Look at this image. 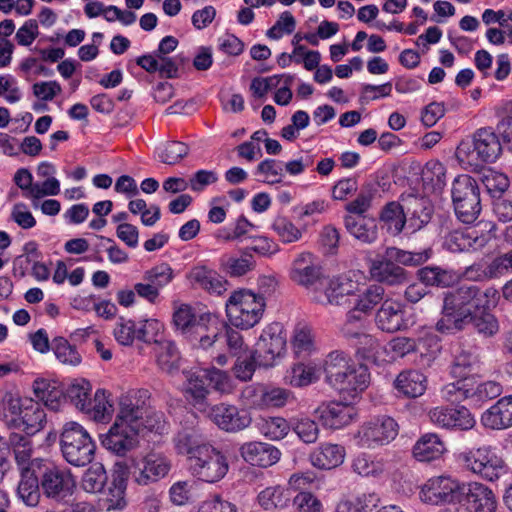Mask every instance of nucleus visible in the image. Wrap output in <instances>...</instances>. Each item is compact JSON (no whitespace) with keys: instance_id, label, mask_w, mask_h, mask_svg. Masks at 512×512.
<instances>
[{"instance_id":"35","label":"nucleus","mask_w":512,"mask_h":512,"mask_svg":"<svg viewBox=\"0 0 512 512\" xmlns=\"http://www.w3.org/2000/svg\"><path fill=\"white\" fill-rule=\"evenodd\" d=\"M344 457L345 449L343 446L323 443L313 450L309 459L314 467L328 470L341 465L344 461Z\"/></svg>"},{"instance_id":"3","label":"nucleus","mask_w":512,"mask_h":512,"mask_svg":"<svg viewBox=\"0 0 512 512\" xmlns=\"http://www.w3.org/2000/svg\"><path fill=\"white\" fill-rule=\"evenodd\" d=\"M232 326L247 330L259 323L266 307L265 297L248 289L231 293L225 304Z\"/></svg>"},{"instance_id":"4","label":"nucleus","mask_w":512,"mask_h":512,"mask_svg":"<svg viewBox=\"0 0 512 512\" xmlns=\"http://www.w3.org/2000/svg\"><path fill=\"white\" fill-rule=\"evenodd\" d=\"M148 398L149 393L145 389L132 390L122 395L115 420L139 429L146 427L150 431L161 430L164 426L163 414L153 412L152 415H148L146 408V399Z\"/></svg>"},{"instance_id":"8","label":"nucleus","mask_w":512,"mask_h":512,"mask_svg":"<svg viewBox=\"0 0 512 512\" xmlns=\"http://www.w3.org/2000/svg\"><path fill=\"white\" fill-rule=\"evenodd\" d=\"M32 470L40 478L41 490L47 498L61 502L72 495L75 481L69 471L48 459L36 462Z\"/></svg>"},{"instance_id":"43","label":"nucleus","mask_w":512,"mask_h":512,"mask_svg":"<svg viewBox=\"0 0 512 512\" xmlns=\"http://www.w3.org/2000/svg\"><path fill=\"white\" fill-rule=\"evenodd\" d=\"M385 288L382 285L373 283L360 290L354 308L357 312L370 314L378 305L386 300Z\"/></svg>"},{"instance_id":"7","label":"nucleus","mask_w":512,"mask_h":512,"mask_svg":"<svg viewBox=\"0 0 512 512\" xmlns=\"http://www.w3.org/2000/svg\"><path fill=\"white\" fill-rule=\"evenodd\" d=\"M464 467L480 478L494 482L508 472V466L491 446L468 449L459 454Z\"/></svg>"},{"instance_id":"14","label":"nucleus","mask_w":512,"mask_h":512,"mask_svg":"<svg viewBox=\"0 0 512 512\" xmlns=\"http://www.w3.org/2000/svg\"><path fill=\"white\" fill-rule=\"evenodd\" d=\"M171 463L163 454L151 452L133 462L130 474L133 480L146 486L168 475Z\"/></svg>"},{"instance_id":"16","label":"nucleus","mask_w":512,"mask_h":512,"mask_svg":"<svg viewBox=\"0 0 512 512\" xmlns=\"http://www.w3.org/2000/svg\"><path fill=\"white\" fill-rule=\"evenodd\" d=\"M459 506L465 512H496L498 500L494 491L480 482H469L462 487Z\"/></svg>"},{"instance_id":"27","label":"nucleus","mask_w":512,"mask_h":512,"mask_svg":"<svg viewBox=\"0 0 512 512\" xmlns=\"http://www.w3.org/2000/svg\"><path fill=\"white\" fill-rule=\"evenodd\" d=\"M489 236L479 235L476 229L470 228L464 231L455 230L450 232L444 241L445 247L453 252L476 251L487 245Z\"/></svg>"},{"instance_id":"9","label":"nucleus","mask_w":512,"mask_h":512,"mask_svg":"<svg viewBox=\"0 0 512 512\" xmlns=\"http://www.w3.org/2000/svg\"><path fill=\"white\" fill-rule=\"evenodd\" d=\"M451 194L457 218L465 224L473 223L481 211L480 192L476 180L469 175L456 177Z\"/></svg>"},{"instance_id":"50","label":"nucleus","mask_w":512,"mask_h":512,"mask_svg":"<svg viewBox=\"0 0 512 512\" xmlns=\"http://www.w3.org/2000/svg\"><path fill=\"white\" fill-rule=\"evenodd\" d=\"M180 353L176 345L170 341L161 342L157 353V364L168 374H174L180 369Z\"/></svg>"},{"instance_id":"23","label":"nucleus","mask_w":512,"mask_h":512,"mask_svg":"<svg viewBox=\"0 0 512 512\" xmlns=\"http://www.w3.org/2000/svg\"><path fill=\"white\" fill-rule=\"evenodd\" d=\"M239 453L246 463L261 468L276 464L281 457V452L277 447L261 441H250L242 444Z\"/></svg>"},{"instance_id":"25","label":"nucleus","mask_w":512,"mask_h":512,"mask_svg":"<svg viewBox=\"0 0 512 512\" xmlns=\"http://www.w3.org/2000/svg\"><path fill=\"white\" fill-rule=\"evenodd\" d=\"M193 288L202 289L210 294L222 295L227 290L228 281L216 270L205 265H196L187 274Z\"/></svg>"},{"instance_id":"59","label":"nucleus","mask_w":512,"mask_h":512,"mask_svg":"<svg viewBox=\"0 0 512 512\" xmlns=\"http://www.w3.org/2000/svg\"><path fill=\"white\" fill-rule=\"evenodd\" d=\"M189 152L188 146L180 141L167 142L162 148L158 149V157L161 162L174 165L183 159Z\"/></svg>"},{"instance_id":"36","label":"nucleus","mask_w":512,"mask_h":512,"mask_svg":"<svg viewBox=\"0 0 512 512\" xmlns=\"http://www.w3.org/2000/svg\"><path fill=\"white\" fill-rule=\"evenodd\" d=\"M346 230L358 241L371 244L378 237L377 225L373 219L365 216L346 215L344 217Z\"/></svg>"},{"instance_id":"34","label":"nucleus","mask_w":512,"mask_h":512,"mask_svg":"<svg viewBox=\"0 0 512 512\" xmlns=\"http://www.w3.org/2000/svg\"><path fill=\"white\" fill-rule=\"evenodd\" d=\"M446 451L444 441L435 433L422 435L413 446V456L420 462H431L441 458Z\"/></svg>"},{"instance_id":"15","label":"nucleus","mask_w":512,"mask_h":512,"mask_svg":"<svg viewBox=\"0 0 512 512\" xmlns=\"http://www.w3.org/2000/svg\"><path fill=\"white\" fill-rule=\"evenodd\" d=\"M375 326L382 332L394 334L409 328L406 305L397 299L387 298L377 309Z\"/></svg>"},{"instance_id":"53","label":"nucleus","mask_w":512,"mask_h":512,"mask_svg":"<svg viewBox=\"0 0 512 512\" xmlns=\"http://www.w3.org/2000/svg\"><path fill=\"white\" fill-rule=\"evenodd\" d=\"M258 427L260 432L270 440H281L291 430V423L283 417H263Z\"/></svg>"},{"instance_id":"1","label":"nucleus","mask_w":512,"mask_h":512,"mask_svg":"<svg viewBox=\"0 0 512 512\" xmlns=\"http://www.w3.org/2000/svg\"><path fill=\"white\" fill-rule=\"evenodd\" d=\"M430 258L428 250L410 252L397 247L386 248L384 254L373 259L369 273L376 284L398 287L409 281L410 274L403 266H419Z\"/></svg>"},{"instance_id":"42","label":"nucleus","mask_w":512,"mask_h":512,"mask_svg":"<svg viewBox=\"0 0 512 512\" xmlns=\"http://www.w3.org/2000/svg\"><path fill=\"white\" fill-rule=\"evenodd\" d=\"M32 469L33 467L30 471L24 469V472L20 473V481L17 487L18 498L29 507L37 506L41 497L40 478Z\"/></svg>"},{"instance_id":"12","label":"nucleus","mask_w":512,"mask_h":512,"mask_svg":"<svg viewBox=\"0 0 512 512\" xmlns=\"http://www.w3.org/2000/svg\"><path fill=\"white\" fill-rule=\"evenodd\" d=\"M173 324L191 342H198L206 349L212 346L211 336L208 335L210 326L204 322V317L197 319L193 308L188 304H181L173 313Z\"/></svg>"},{"instance_id":"38","label":"nucleus","mask_w":512,"mask_h":512,"mask_svg":"<svg viewBox=\"0 0 512 512\" xmlns=\"http://www.w3.org/2000/svg\"><path fill=\"white\" fill-rule=\"evenodd\" d=\"M174 447L178 454L190 457L197 456V453L208 447L210 444L205 442L202 434L194 428H185L180 430L173 438Z\"/></svg>"},{"instance_id":"6","label":"nucleus","mask_w":512,"mask_h":512,"mask_svg":"<svg viewBox=\"0 0 512 512\" xmlns=\"http://www.w3.org/2000/svg\"><path fill=\"white\" fill-rule=\"evenodd\" d=\"M502 153V144L498 134L491 127L477 129L473 141H462L457 149L456 156L461 161L470 163L479 160L483 163L495 162Z\"/></svg>"},{"instance_id":"5","label":"nucleus","mask_w":512,"mask_h":512,"mask_svg":"<svg viewBox=\"0 0 512 512\" xmlns=\"http://www.w3.org/2000/svg\"><path fill=\"white\" fill-rule=\"evenodd\" d=\"M60 448L64 459L69 464L82 467L94 459L96 444L82 425L69 421L62 428Z\"/></svg>"},{"instance_id":"55","label":"nucleus","mask_w":512,"mask_h":512,"mask_svg":"<svg viewBox=\"0 0 512 512\" xmlns=\"http://www.w3.org/2000/svg\"><path fill=\"white\" fill-rule=\"evenodd\" d=\"M473 387L468 383V379H458L456 382L449 383L441 389V397L451 404H459L466 399L472 398Z\"/></svg>"},{"instance_id":"20","label":"nucleus","mask_w":512,"mask_h":512,"mask_svg":"<svg viewBox=\"0 0 512 512\" xmlns=\"http://www.w3.org/2000/svg\"><path fill=\"white\" fill-rule=\"evenodd\" d=\"M430 421L447 430H469L475 425V419L464 406H438L429 411Z\"/></svg>"},{"instance_id":"46","label":"nucleus","mask_w":512,"mask_h":512,"mask_svg":"<svg viewBox=\"0 0 512 512\" xmlns=\"http://www.w3.org/2000/svg\"><path fill=\"white\" fill-rule=\"evenodd\" d=\"M291 500V491L281 486H271L258 495L259 505L265 510L283 509Z\"/></svg>"},{"instance_id":"13","label":"nucleus","mask_w":512,"mask_h":512,"mask_svg":"<svg viewBox=\"0 0 512 512\" xmlns=\"http://www.w3.org/2000/svg\"><path fill=\"white\" fill-rule=\"evenodd\" d=\"M464 484L448 476L433 477L423 485L420 497L433 505L459 504Z\"/></svg>"},{"instance_id":"2","label":"nucleus","mask_w":512,"mask_h":512,"mask_svg":"<svg viewBox=\"0 0 512 512\" xmlns=\"http://www.w3.org/2000/svg\"><path fill=\"white\" fill-rule=\"evenodd\" d=\"M477 290L464 284L444 293L441 317L435 328L442 334H453L465 329L473 320Z\"/></svg>"},{"instance_id":"32","label":"nucleus","mask_w":512,"mask_h":512,"mask_svg":"<svg viewBox=\"0 0 512 512\" xmlns=\"http://www.w3.org/2000/svg\"><path fill=\"white\" fill-rule=\"evenodd\" d=\"M8 444L13 451L19 473L24 472V469L30 470L32 465L36 462H44L46 460L42 458L31 459L33 445L29 435H23L15 432L10 433L8 437Z\"/></svg>"},{"instance_id":"51","label":"nucleus","mask_w":512,"mask_h":512,"mask_svg":"<svg viewBox=\"0 0 512 512\" xmlns=\"http://www.w3.org/2000/svg\"><path fill=\"white\" fill-rule=\"evenodd\" d=\"M291 430H293L298 438L305 444H313L319 437V425L318 423L307 417L300 416L294 417L290 420Z\"/></svg>"},{"instance_id":"28","label":"nucleus","mask_w":512,"mask_h":512,"mask_svg":"<svg viewBox=\"0 0 512 512\" xmlns=\"http://www.w3.org/2000/svg\"><path fill=\"white\" fill-rule=\"evenodd\" d=\"M116 466L111 485L101 499L102 508L107 511L122 510L126 506L125 491L128 471L124 465L117 464Z\"/></svg>"},{"instance_id":"18","label":"nucleus","mask_w":512,"mask_h":512,"mask_svg":"<svg viewBox=\"0 0 512 512\" xmlns=\"http://www.w3.org/2000/svg\"><path fill=\"white\" fill-rule=\"evenodd\" d=\"M286 347V337L282 335V325L274 322L268 325L261 333L254 350L259 358L260 365L272 366L276 357L282 355Z\"/></svg>"},{"instance_id":"41","label":"nucleus","mask_w":512,"mask_h":512,"mask_svg":"<svg viewBox=\"0 0 512 512\" xmlns=\"http://www.w3.org/2000/svg\"><path fill=\"white\" fill-rule=\"evenodd\" d=\"M405 219L403 199L401 202L386 203L379 214L382 227L394 236L399 235L406 228Z\"/></svg>"},{"instance_id":"37","label":"nucleus","mask_w":512,"mask_h":512,"mask_svg":"<svg viewBox=\"0 0 512 512\" xmlns=\"http://www.w3.org/2000/svg\"><path fill=\"white\" fill-rule=\"evenodd\" d=\"M426 376L417 370L401 372L394 381L395 389L408 398H417L426 391Z\"/></svg>"},{"instance_id":"31","label":"nucleus","mask_w":512,"mask_h":512,"mask_svg":"<svg viewBox=\"0 0 512 512\" xmlns=\"http://www.w3.org/2000/svg\"><path fill=\"white\" fill-rule=\"evenodd\" d=\"M321 276V268L314 263L311 253H301L293 261L290 278L302 286L314 284Z\"/></svg>"},{"instance_id":"52","label":"nucleus","mask_w":512,"mask_h":512,"mask_svg":"<svg viewBox=\"0 0 512 512\" xmlns=\"http://www.w3.org/2000/svg\"><path fill=\"white\" fill-rule=\"evenodd\" d=\"M91 385L88 381L82 379L76 381L65 390V399L73 404L81 412L88 407L91 397Z\"/></svg>"},{"instance_id":"49","label":"nucleus","mask_w":512,"mask_h":512,"mask_svg":"<svg viewBox=\"0 0 512 512\" xmlns=\"http://www.w3.org/2000/svg\"><path fill=\"white\" fill-rule=\"evenodd\" d=\"M108 397L109 394L106 390H96L94 397L90 400L88 407H86L83 412L98 422L110 418L113 412V405Z\"/></svg>"},{"instance_id":"17","label":"nucleus","mask_w":512,"mask_h":512,"mask_svg":"<svg viewBox=\"0 0 512 512\" xmlns=\"http://www.w3.org/2000/svg\"><path fill=\"white\" fill-rule=\"evenodd\" d=\"M139 428L114 421L108 432L101 436L103 447L118 456H125L138 445Z\"/></svg>"},{"instance_id":"60","label":"nucleus","mask_w":512,"mask_h":512,"mask_svg":"<svg viewBox=\"0 0 512 512\" xmlns=\"http://www.w3.org/2000/svg\"><path fill=\"white\" fill-rule=\"evenodd\" d=\"M256 174L264 175L263 182L267 184L281 183L284 176L282 162L272 158L264 159L258 164Z\"/></svg>"},{"instance_id":"47","label":"nucleus","mask_w":512,"mask_h":512,"mask_svg":"<svg viewBox=\"0 0 512 512\" xmlns=\"http://www.w3.org/2000/svg\"><path fill=\"white\" fill-rule=\"evenodd\" d=\"M220 267L230 277H241L254 269L255 261L248 253L241 257L224 255L220 259Z\"/></svg>"},{"instance_id":"64","label":"nucleus","mask_w":512,"mask_h":512,"mask_svg":"<svg viewBox=\"0 0 512 512\" xmlns=\"http://www.w3.org/2000/svg\"><path fill=\"white\" fill-rule=\"evenodd\" d=\"M272 227L283 243L296 242L302 237L301 231L286 217H276Z\"/></svg>"},{"instance_id":"33","label":"nucleus","mask_w":512,"mask_h":512,"mask_svg":"<svg viewBox=\"0 0 512 512\" xmlns=\"http://www.w3.org/2000/svg\"><path fill=\"white\" fill-rule=\"evenodd\" d=\"M185 396L186 399L198 410L204 411L207 406L209 389L203 371L186 372Z\"/></svg>"},{"instance_id":"24","label":"nucleus","mask_w":512,"mask_h":512,"mask_svg":"<svg viewBox=\"0 0 512 512\" xmlns=\"http://www.w3.org/2000/svg\"><path fill=\"white\" fill-rule=\"evenodd\" d=\"M323 425L331 429H340L349 425L356 417L354 406L343 402H326L315 411Z\"/></svg>"},{"instance_id":"19","label":"nucleus","mask_w":512,"mask_h":512,"mask_svg":"<svg viewBox=\"0 0 512 512\" xmlns=\"http://www.w3.org/2000/svg\"><path fill=\"white\" fill-rule=\"evenodd\" d=\"M9 410L19 416L18 426H22L27 435L40 431L46 422V413L42 405L30 398L11 401Z\"/></svg>"},{"instance_id":"40","label":"nucleus","mask_w":512,"mask_h":512,"mask_svg":"<svg viewBox=\"0 0 512 512\" xmlns=\"http://www.w3.org/2000/svg\"><path fill=\"white\" fill-rule=\"evenodd\" d=\"M354 362L346 353L342 351L330 352L324 361L325 381L331 386H338L339 380L343 378L344 373L350 369Z\"/></svg>"},{"instance_id":"11","label":"nucleus","mask_w":512,"mask_h":512,"mask_svg":"<svg viewBox=\"0 0 512 512\" xmlns=\"http://www.w3.org/2000/svg\"><path fill=\"white\" fill-rule=\"evenodd\" d=\"M189 468L198 479L215 483L225 477L229 463L226 455L210 444L202 448L197 456L190 457Z\"/></svg>"},{"instance_id":"30","label":"nucleus","mask_w":512,"mask_h":512,"mask_svg":"<svg viewBox=\"0 0 512 512\" xmlns=\"http://www.w3.org/2000/svg\"><path fill=\"white\" fill-rule=\"evenodd\" d=\"M357 286V283L348 277H335L329 281L324 294L315 296L314 300L321 304L343 305L346 297L356 292Z\"/></svg>"},{"instance_id":"22","label":"nucleus","mask_w":512,"mask_h":512,"mask_svg":"<svg viewBox=\"0 0 512 512\" xmlns=\"http://www.w3.org/2000/svg\"><path fill=\"white\" fill-rule=\"evenodd\" d=\"M406 229L411 232H417L424 228L433 215V206L425 197L408 195L403 197Z\"/></svg>"},{"instance_id":"48","label":"nucleus","mask_w":512,"mask_h":512,"mask_svg":"<svg viewBox=\"0 0 512 512\" xmlns=\"http://www.w3.org/2000/svg\"><path fill=\"white\" fill-rule=\"evenodd\" d=\"M421 179L425 189L440 191L446 185V168L438 161H429L422 169Z\"/></svg>"},{"instance_id":"29","label":"nucleus","mask_w":512,"mask_h":512,"mask_svg":"<svg viewBox=\"0 0 512 512\" xmlns=\"http://www.w3.org/2000/svg\"><path fill=\"white\" fill-rule=\"evenodd\" d=\"M482 424L493 430L512 427V395L499 399L481 417Z\"/></svg>"},{"instance_id":"10","label":"nucleus","mask_w":512,"mask_h":512,"mask_svg":"<svg viewBox=\"0 0 512 512\" xmlns=\"http://www.w3.org/2000/svg\"><path fill=\"white\" fill-rule=\"evenodd\" d=\"M399 432L396 420L387 415H381L364 422L357 430L354 438L362 448L373 449L393 441Z\"/></svg>"},{"instance_id":"58","label":"nucleus","mask_w":512,"mask_h":512,"mask_svg":"<svg viewBox=\"0 0 512 512\" xmlns=\"http://www.w3.org/2000/svg\"><path fill=\"white\" fill-rule=\"evenodd\" d=\"M477 356L472 352L461 350L454 358L451 365V375L456 379H467L472 372L473 366L477 364Z\"/></svg>"},{"instance_id":"44","label":"nucleus","mask_w":512,"mask_h":512,"mask_svg":"<svg viewBox=\"0 0 512 512\" xmlns=\"http://www.w3.org/2000/svg\"><path fill=\"white\" fill-rule=\"evenodd\" d=\"M33 391L35 396L52 410H57L60 400L65 399V391L54 381L36 379L33 382Z\"/></svg>"},{"instance_id":"45","label":"nucleus","mask_w":512,"mask_h":512,"mask_svg":"<svg viewBox=\"0 0 512 512\" xmlns=\"http://www.w3.org/2000/svg\"><path fill=\"white\" fill-rule=\"evenodd\" d=\"M416 276L426 287H449L455 281L454 273L440 266L422 267L417 270Z\"/></svg>"},{"instance_id":"39","label":"nucleus","mask_w":512,"mask_h":512,"mask_svg":"<svg viewBox=\"0 0 512 512\" xmlns=\"http://www.w3.org/2000/svg\"><path fill=\"white\" fill-rule=\"evenodd\" d=\"M208 335L211 336L212 345L226 344L228 351L233 356H240L246 351V345L240 332L226 324H223L221 329L217 326H210Z\"/></svg>"},{"instance_id":"56","label":"nucleus","mask_w":512,"mask_h":512,"mask_svg":"<svg viewBox=\"0 0 512 512\" xmlns=\"http://www.w3.org/2000/svg\"><path fill=\"white\" fill-rule=\"evenodd\" d=\"M51 349L56 358L63 364L76 366L81 363L82 358L76 347L63 337L54 338Z\"/></svg>"},{"instance_id":"57","label":"nucleus","mask_w":512,"mask_h":512,"mask_svg":"<svg viewBox=\"0 0 512 512\" xmlns=\"http://www.w3.org/2000/svg\"><path fill=\"white\" fill-rule=\"evenodd\" d=\"M106 481L107 475L103 466L95 465L85 471L81 486L88 493H97L102 491Z\"/></svg>"},{"instance_id":"62","label":"nucleus","mask_w":512,"mask_h":512,"mask_svg":"<svg viewBox=\"0 0 512 512\" xmlns=\"http://www.w3.org/2000/svg\"><path fill=\"white\" fill-rule=\"evenodd\" d=\"M292 345L295 353H310L314 346L312 330L308 325L298 324L294 329Z\"/></svg>"},{"instance_id":"26","label":"nucleus","mask_w":512,"mask_h":512,"mask_svg":"<svg viewBox=\"0 0 512 512\" xmlns=\"http://www.w3.org/2000/svg\"><path fill=\"white\" fill-rule=\"evenodd\" d=\"M370 380L368 368L362 364L353 363L344 373L343 378L339 380L338 386H333L345 399H355L359 393L363 392Z\"/></svg>"},{"instance_id":"21","label":"nucleus","mask_w":512,"mask_h":512,"mask_svg":"<svg viewBox=\"0 0 512 512\" xmlns=\"http://www.w3.org/2000/svg\"><path fill=\"white\" fill-rule=\"evenodd\" d=\"M209 417L221 430L227 432L241 431L252 422L248 411L226 403L214 405L210 409Z\"/></svg>"},{"instance_id":"54","label":"nucleus","mask_w":512,"mask_h":512,"mask_svg":"<svg viewBox=\"0 0 512 512\" xmlns=\"http://www.w3.org/2000/svg\"><path fill=\"white\" fill-rule=\"evenodd\" d=\"M290 385L294 387L308 386L319 378L315 365L298 363L291 367L286 376Z\"/></svg>"},{"instance_id":"61","label":"nucleus","mask_w":512,"mask_h":512,"mask_svg":"<svg viewBox=\"0 0 512 512\" xmlns=\"http://www.w3.org/2000/svg\"><path fill=\"white\" fill-rule=\"evenodd\" d=\"M137 340L144 343H159V336L163 331V324L156 319H145L136 325Z\"/></svg>"},{"instance_id":"63","label":"nucleus","mask_w":512,"mask_h":512,"mask_svg":"<svg viewBox=\"0 0 512 512\" xmlns=\"http://www.w3.org/2000/svg\"><path fill=\"white\" fill-rule=\"evenodd\" d=\"M354 472L361 476H377L384 471V463L371 459L367 454L358 455L352 464Z\"/></svg>"}]
</instances>
